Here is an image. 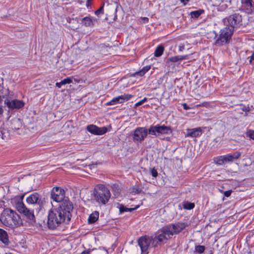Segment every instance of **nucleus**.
Listing matches in <instances>:
<instances>
[{"mask_svg": "<svg viewBox=\"0 0 254 254\" xmlns=\"http://www.w3.org/2000/svg\"><path fill=\"white\" fill-rule=\"evenodd\" d=\"M94 196L96 200L99 203L105 204L111 197L109 190L103 185H99L95 190Z\"/></svg>", "mask_w": 254, "mask_h": 254, "instance_id": "nucleus-4", "label": "nucleus"}, {"mask_svg": "<svg viewBox=\"0 0 254 254\" xmlns=\"http://www.w3.org/2000/svg\"><path fill=\"white\" fill-rule=\"evenodd\" d=\"M99 212L97 211L93 212L91 214L88 219V221L89 224L95 223L99 218Z\"/></svg>", "mask_w": 254, "mask_h": 254, "instance_id": "nucleus-23", "label": "nucleus"}, {"mask_svg": "<svg viewBox=\"0 0 254 254\" xmlns=\"http://www.w3.org/2000/svg\"><path fill=\"white\" fill-rule=\"evenodd\" d=\"M228 157V160L229 163L233 162L234 160L238 159L241 155V152L239 151H236L234 152L233 154H227Z\"/></svg>", "mask_w": 254, "mask_h": 254, "instance_id": "nucleus-22", "label": "nucleus"}, {"mask_svg": "<svg viewBox=\"0 0 254 254\" xmlns=\"http://www.w3.org/2000/svg\"><path fill=\"white\" fill-rule=\"evenodd\" d=\"M147 98L145 97L143 99H142L141 100H140L139 102L136 103L134 105V106L135 107H138V106L143 104L144 103H145L146 101H147Z\"/></svg>", "mask_w": 254, "mask_h": 254, "instance_id": "nucleus-33", "label": "nucleus"}, {"mask_svg": "<svg viewBox=\"0 0 254 254\" xmlns=\"http://www.w3.org/2000/svg\"><path fill=\"white\" fill-rule=\"evenodd\" d=\"M139 207V205H137L134 208H127L126 206H125L123 204H119V209L120 212L121 213H124L125 212H131L133 210H136Z\"/></svg>", "mask_w": 254, "mask_h": 254, "instance_id": "nucleus-24", "label": "nucleus"}, {"mask_svg": "<svg viewBox=\"0 0 254 254\" xmlns=\"http://www.w3.org/2000/svg\"><path fill=\"white\" fill-rule=\"evenodd\" d=\"M81 24L86 27H93L94 25L93 19L90 16H86L81 19Z\"/></svg>", "mask_w": 254, "mask_h": 254, "instance_id": "nucleus-19", "label": "nucleus"}, {"mask_svg": "<svg viewBox=\"0 0 254 254\" xmlns=\"http://www.w3.org/2000/svg\"><path fill=\"white\" fill-rule=\"evenodd\" d=\"M172 236V231H170L166 226L159 230L156 235L152 239V246L156 247L158 244L164 243Z\"/></svg>", "mask_w": 254, "mask_h": 254, "instance_id": "nucleus-5", "label": "nucleus"}, {"mask_svg": "<svg viewBox=\"0 0 254 254\" xmlns=\"http://www.w3.org/2000/svg\"><path fill=\"white\" fill-rule=\"evenodd\" d=\"M72 82V80L70 77H67V78H65L64 80H62V83H63L64 85H65L66 84H69Z\"/></svg>", "mask_w": 254, "mask_h": 254, "instance_id": "nucleus-32", "label": "nucleus"}, {"mask_svg": "<svg viewBox=\"0 0 254 254\" xmlns=\"http://www.w3.org/2000/svg\"><path fill=\"white\" fill-rule=\"evenodd\" d=\"M219 37L216 41V45L222 46L227 43L231 38L233 30L229 27H226L220 30Z\"/></svg>", "mask_w": 254, "mask_h": 254, "instance_id": "nucleus-6", "label": "nucleus"}, {"mask_svg": "<svg viewBox=\"0 0 254 254\" xmlns=\"http://www.w3.org/2000/svg\"><path fill=\"white\" fill-rule=\"evenodd\" d=\"M86 129L88 131L94 135H102L108 131L107 128L105 127H99L94 125L87 126Z\"/></svg>", "mask_w": 254, "mask_h": 254, "instance_id": "nucleus-13", "label": "nucleus"}, {"mask_svg": "<svg viewBox=\"0 0 254 254\" xmlns=\"http://www.w3.org/2000/svg\"><path fill=\"white\" fill-rule=\"evenodd\" d=\"M187 226V224L183 222H177L175 224L167 225L169 230L172 231L173 235L177 234L184 229Z\"/></svg>", "mask_w": 254, "mask_h": 254, "instance_id": "nucleus-14", "label": "nucleus"}, {"mask_svg": "<svg viewBox=\"0 0 254 254\" xmlns=\"http://www.w3.org/2000/svg\"><path fill=\"white\" fill-rule=\"evenodd\" d=\"M231 192H232V190L225 191L224 192V195L226 197H229V196H230Z\"/></svg>", "mask_w": 254, "mask_h": 254, "instance_id": "nucleus-39", "label": "nucleus"}, {"mask_svg": "<svg viewBox=\"0 0 254 254\" xmlns=\"http://www.w3.org/2000/svg\"><path fill=\"white\" fill-rule=\"evenodd\" d=\"M11 128L12 129L17 130L22 127V122L20 119L14 118L11 122Z\"/></svg>", "mask_w": 254, "mask_h": 254, "instance_id": "nucleus-20", "label": "nucleus"}, {"mask_svg": "<svg viewBox=\"0 0 254 254\" xmlns=\"http://www.w3.org/2000/svg\"><path fill=\"white\" fill-rule=\"evenodd\" d=\"M254 164V162H253Z\"/></svg>", "mask_w": 254, "mask_h": 254, "instance_id": "nucleus-50", "label": "nucleus"}, {"mask_svg": "<svg viewBox=\"0 0 254 254\" xmlns=\"http://www.w3.org/2000/svg\"><path fill=\"white\" fill-rule=\"evenodd\" d=\"M190 0H181V2L183 3L184 5H186Z\"/></svg>", "mask_w": 254, "mask_h": 254, "instance_id": "nucleus-44", "label": "nucleus"}, {"mask_svg": "<svg viewBox=\"0 0 254 254\" xmlns=\"http://www.w3.org/2000/svg\"><path fill=\"white\" fill-rule=\"evenodd\" d=\"M189 55H185V56L179 55L180 61L188 60V59H189Z\"/></svg>", "mask_w": 254, "mask_h": 254, "instance_id": "nucleus-38", "label": "nucleus"}, {"mask_svg": "<svg viewBox=\"0 0 254 254\" xmlns=\"http://www.w3.org/2000/svg\"><path fill=\"white\" fill-rule=\"evenodd\" d=\"M65 191L60 187H54L51 192V198L56 202L64 201ZM65 200H64L65 201Z\"/></svg>", "mask_w": 254, "mask_h": 254, "instance_id": "nucleus-7", "label": "nucleus"}, {"mask_svg": "<svg viewBox=\"0 0 254 254\" xmlns=\"http://www.w3.org/2000/svg\"><path fill=\"white\" fill-rule=\"evenodd\" d=\"M18 211L23 213L28 219L35 222V216L33 210L27 208L23 202L17 204Z\"/></svg>", "mask_w": 254, "mask_h": 254, "instance_id": "nucleus-10", "label": "nucleus"}, {"mask_svg": "<svg viewBox=\"0 0 254 254\" xmlns=\"http://www.w3.org/2000/svg\"><path fill=\"white\" fill-rule=\"evenodd\" d=\"M107 251L104 249H99L92 250L90 251V254H107Z\"/></svg>", "mask_w": 254, "mask_h": 254, "instance_id": "nucleus-30", "label": "nucleus"}, {"mask_svg": "<svg viewBox=\"0 0 254 254\" xmlns=\"http://www.w3.org/2000/svg\"><path fill=\"white\" fill-rule=\"evenodd\" d=\"M214 162L219 165H222L227 163H229L228 160V157L227 155L217 156L214 158Z\"/></svg>", "mask_w": 254, "mask_h": 254, "instance_id": "nucleus-18", "label": "nucleus"}, {"mask_svg": "<svg viewBox=\"0 0 254 254\" xmlns=\"http://www.w3.org/2000/svg\"><path fill=\"white\" fill-rule=\"evenodd\" d=\"M104 3H103L102 5L95 11V13L96 15H98L100 13H103Z\"/></svg>", "mask_w": 254, "mask_h": 254, "instance_id": "nucleus-34", "label": "nucleus"}, {"mask_svg": "<svg viewBox=\"0 0 254 254\" xmlns=\"http://www.w3.org/2000/svg\"><path fill=\"white\" fill-rule=\"evenodd\" d=\"M90 251H84L83 252H82L81 254H90Z\"/></svg>", "mask_w": 254, "mask_h": 254, "instance_id": "nucleus-45", "label": "nucleus"}, {"mask_svg": "<svg viewBox=\"0 0 254 254\" xmlns=\"http://www.w3.org/2000/svg\"><path fill=\"white\" fill-rule=\"evenodd\" d=\"M183 108L186 110L190 109V108L188 106V105L186 103H184L183 104Z\"/></svg>", "mask_w": 254, "mask_h": 254, "instance_id": "nucleus-41", "label": "nucleus"}, {"mask_svg": "<svg viewBox=\"0 0 254 254\" xmlns=\"http://www.w3.org/2000/svg\"><path fill=\"white\" fill-rule=\"evenodd\" d=\"M202 133L201 127H198L194 128H189L187 129L186 136L191 137H197L200 136Z\"/></svg>", "mask_w": 254, "mask_h": 254, "instance_id": "nucleus-17", "label": "nucleus"}, {"mask_svg": "<svg viewBox=\"0 0 254 254\" xmlns=\"http://www.w3.org/2000/svg\"><path fill=\"white\" fill-rule=\"evenodd\" d=\"M150 173H151V175L153 177H156L158 176V172H157L156 169H155L154 168L151 169Z\"/></svg>", "mask_w": 254, "mask_h": 254, "instance_id": "nucleus-35", "label": "nucleus"}, {"mask_svg": "<svg viewBox=\"0 0 254 254\" xmlns=\"http://www.w3.org/2000/svg\"><path fill=\"white\" fill-rule=\"evenodd\" d=\"M184 49V46H180V47H179V50H180V51H183Z\"/></svg>", "mask_w": 254, "mask_h": 254, "instance_id": "nucleus-46", "label": "nucleus"}, {"mask_svg": "<svg viewBox=\"0 0 254 254\" xmlns=\"http://www.w3.org/2000/svg\"><path fill=\"white\" fill-rule=\"evenodd\" d=\"M171 132V128L165 125L151 126L148 129L144 127H138L133 131L132 140L135 142L141 143L147 137L148 134L157 137L168 134Z\"/></svg>", "mask_w": 254, "mask_h": 254, "instance_id": "nucleus-2", "label": "nucleus"}, {"mask_svg": "<svg viewBox=\"0 0 254 254\" xmlns=\"http://www.w3.org/2000/svg\"><path fill=\"white\" fill-rule=\"evenodd\" d=\"M0 221L5 226L9 227H17L21 224L19 215L12 210L4 209L0 216Z\"/></svg>", "mask_w": 254, "mask_h": 254, "instance_id": "nucleus-3", "label": "nucleus"}, {"mask_svg": "<svg viewBox=\"0 0 254 254\" xmlns=\"http://www.w3.org/2000/svg\"><path fill=\"white\" fill-rule=\"evenodd\" d=\"M72 203L68 200L63 201L58 208L49 211L47 225L50 229H55L62 223H68L71 219Z\"/></svg>", "mask_w": 254, "mask_h": 254, "instance_id": "nucleus-1", "label": "nucleus"}, {"mask_svg": "<svg viewBox=\"0 0 254 254\" xmlns=\"http://www.w3.org/2000/svg\"><path fill=\"white\" fill-rule=\"evenodd\" d=\"M152 239L149 237H142L140 238L138 240V245L141 248L142 252H146L151 243H152Z\"/></svg>", "mask_w": 254, "mask_h": 254, "instance_id": "nucleus-15", "label": "nucleus"}, {"mask_svg": "<svg viewBox=\"0 0 254 254\" xmlns=\"http://www.w3.org/2000/svg\"><path fill=\"white\" fill-rule=\"evenodd\" d=\"M62 85H64L63 83H62V81L60 82H57L56 83V86L58 87L59 88H60L62 87Z\"/></svg>", "mask_w": 254, "mask_h": 254, "instance_id": "nucleus-40", "label": "nucleus"}, {"mask_svg": "<svg viewBox=\"0 0 254 254\" xmlns=\"http://www.w3.org/2000/svg\"><path fill=\"white\" fill-rule=\"evenodd\" d=\"M151 68L150 65L144 66L141 70L135 73V75L142 76L145 74Z\"/></svg>", "mask_w": 254, "mask_h": 254, "instance_id": "nucleus-27", "label": "nucleus"}, {"mask_svg": "<svg viewBox=\"0 0 254 254\" xmlns=\"http://www.w3.org/2000/svg\"><path fill=\"white\" fill-rule=\"evenodd\" d=\"M4 104L6 105L9 109L11 110L20 109L24 105V103L23 101L17 99H6L4 101Z\"/></svg>", "mask_w": 254, "mask_h": 254, "instance_id": "nucleus-12", "label": "nucleus"}, {"mask_svg": "<svg viewBox=\"0 0 254 254\" xmlns=\"http://www.w3.org/2000/svg\"><path fill=\"white\" fill-rule=\"evenodd\" d=\"M239 10L248 14L254 13V0H241Z\"/></svg>", "mask_w": 254, "mask_h": 254, "instance_id": "nucleus-8", "label": "nucleus"}, {"mask_svg": "<svg viewBox=\"0 0 254 254\" xmlns=\"http://www.w3.org/2000/svg\"><path fill=\"white\" fill-rule=\"evenodd\" d=\"M164 47L163 45H160L157 46L154 51V55L156 57H160L163 53Z\"/></svg>", "mask_w": 254, "mask_h": 254, "instance_id": "nucleus-25", "label": "nucleus"}, {"mask_svg": "<svg viewBox=\"0 0 254 254\" xmlns=\"http://www.w3.org/2000/svg\"><path fill=\"white\" fill-rule=\"evenodd\" d=\"M242 16L239 13H234L228 17L227 21L230 25V28L234 30L235 27L237 28L242 25Z\"/></svg>", "mask_w": 254, "mask_h": 254, "instance_id": "nucleus-9", "label": "nucleus"}, {"mask_svg": "<svg viewBox=\"0 0 254 254\" xmlns=\"http://www.w3.org/2000/svg\"><path fill=\"white\" fill-rule=\"evenodd\" d=\"M11 254V253H9V254Z\"/></svg>", "mask_w": 254, "mask_h": 254, "instance_id": "nucleus-49", "label": "nucleus"}, {"mask_svg": "<svg viewBox=\"0 0 254 254\" xmlns=\"http://www.w3.org/2000/svg\"><path fill=\"white\" fill-rule=\"evenodd\" d=\"M91 0H87L86 5L87 7H89L91 5Z\"/></svg>", "mask_w": 254, "mask_h": 254, "instance_id": "nucleus-43", "label": "nucleus"}, {"mask_svg": "<svg viewBox=\"0 0 254 254\" xmlns=\"http://www.w3.org/2000/svg\"><path fill=\"white\" fill-rule=\"evenodd\" d=\"M249 63L251 64H254V51L251 56L250 57Z\"/></svg>", "mask_w": 254, "mask_h": 254, "instance_id": "nucleus-36", "label": "nucleus"}, {"mask_svg": "<svg viewBox=\"0 0 254 254\" xmlns=\"http://www.w3.org/2000/svg\"><path fill=\"white\" fill-rule=\"evenodd\" d=\"M133 96L129 94H124L113 98L110 101L106 103L107 106L114 105L117 104H121L125 101L130 100Z\"/></svg>", "mask_w": 254, "mask_h": 254, "instance_id": "nucleus-11", "label": "nucleus"}, {"mask_svg": "<svg viewBox=\"0 0 254 254\" xmlns=\"http://www.w3.org/2000/svg\"><path fill=\"white\" fill-rule=\"evenodd\" d=\"M204 13V10L199 9L197 10L190 12V15L192 18H197L199 16Z\"/></svg>", "mask_w": 254, "mask_h": 254, "instance_id": "nucleus-26", "label": "nucleus"}, {"mask_svg": "<svg viewBox=\"0 0 254 254\" xmlns=\"http://www.w3.org/2000/svg\"><path fill=\"white\" fill-rule=\"evenodd\" d=\"M0 241L5 245H7L9 243L7 232L1 229H0Z\"/></svg>", "mask_w": 254, "mask_h": 254, "instance_id": "nucleus-21", "label": "nucleus"}, {"mask_svg": "<svg viewBox=\"0 0 254 254\" xmlns=\"http://www.w3.org/2000/svg\"><path fill=\"white\" fill-rule=\"evenodd\" d=\"M221 7H222L224 8H226L227 7V6L226 4H224V5H222Z\"/></svg>", "mask_w": 254, "mask_h": 254, "instance_id": "nucleus-47", "label": "nucleus"}, {"mask_svg": "<svg viewBox=\"0 0 254 254\" xmlns=\"http://www.w3.org/2000/svg\"><path fill=\"white\" fill-rule=\"evenodd\" d=\"M26 201L29 204H37L41 207L43 201L41 196L37 192H34L30 194L26 198Z\"/></svg>", "mask_w": 254, "mask_h": 254, "instance_id": "nucleus-16", "label": "nucleus"}, {"mask_svg": "<svg viewBox=\"0 0 254 254\" xmlns=\"http://www.w3.org/2000/svg\"><path fill=\"white\" fill-rule=\"evenodd\" d=\"M194 203L190 202H185L183 204V208L185 209L191 210L194 207Z\"/></svg>", "mask_w": 254, "mask_h": 254, "instance_id": "nucleus-29", "label": "nucleus"}, {"mask_svg": "<svg viewBox=\"0 0 254 254\" xmlns=\"http://www.w3.org/2000/svg\"><path fill=\"white\" fill-rule=\"evenodd\" d=\"M248 135L250 138L254 140V130H250L248 132Z\"/></svg>", "mask_w": 254, "mask_h": 254, "instance_id": "nucleus-37", "label": "nucleus"}, {"mask_svg": "<svg viewBox=\"0 0 254 254\" xmlns=\"http://www.w3.org/2000/svg\"><path fill=\"white\" fill-rule=\"evenodd\" d=\"M140 192V190H136V192L137 193H139Z\"/></svg>", "mask_w": 254, "mask_h": 254, "instance_id": "nucleus-48", "label": "nucleus"}, {"mask_svg": "<svg viewBox=\"0 0 254 254\" xmlns=\"http://www.w3.org/2000/svg\"><path fill=\"white\" fill-rule=\"evenodd\" d=\"M168 60L170 62H178L179 61H180L179 55V56H174V57H170L168 59Z\"/></svg>", "mask_w": 254, "mask_h": 254, "instance_id": "nucleus-31", "label": "nucleus"}, {"mask_svg": "<svg viewBox=\"0 0 254 254\" xmlns=\"http://www.w3.org/2000/svg\"><path fill=\"white\" fill-rule=\"evenodd\" d=\"M205 250V247L202 245H196L195 246L194 253L195 254H202Z\"/></svg>", "mask_w": 254, "mask_h": 254, "instance_id": "nucleus-28", "label": "nucleus"}, {"mask_svg": "<svg viewBox=\"0 0 254 254\" xmlns=\"http://www.w3.org/2000/svg\"><path fill=\"white\" fill-rule=\"evenodd\" d=\"M242 110L244 112H249L250 111V108L249 107H244L242 108Z\"/></svg>", "mask_w": 254, "mask_h": 254, "instance_id": "nucleus-42", "label": "nucleus"}]
</instances>
